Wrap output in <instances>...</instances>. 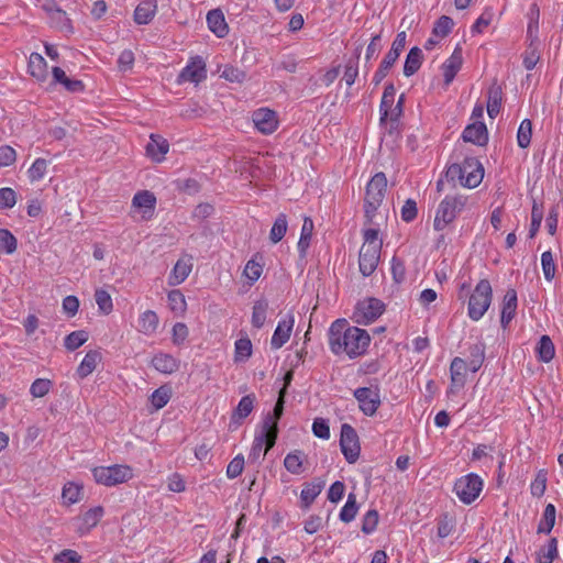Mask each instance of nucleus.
<instances>
[{
  "instance_id": "f257e3e1",
  "label": "nucleus",
  "mask_w": 563,
  "mask_h": 563,
  "mask_svg": "<svg viewBox=\"0 0 563 563\" xmlns=\"http://www.w3.org/2000/svg\"><path fill=\"white\" fill-rule=\"evenodd\" d=\"M371 342L369 334L357 327H347L345 320L334 321L329 329V346L335 355L350 358L363 355Z\"/></svg>"
},
{
  "instance_id": "f03ea898",
  "label": "nucleus",
  "mask_w": 563,
  "mask_h": 563,
  "mask_svg": "<svg viewBox=\"0 0 563 563\" xmlns=\"http://www.w3.org/2000/svg\"><path fill=\"white\" fill-rule=\"evenodd\" d=\"M383 241L377 229L367 228L363 231V244L360 249L358 266L364 276L372 275L380 260Z\"/></svg>"
},
{
  "instance_id": "7ed1b4c3",
  "label": "nucleus",
  "mask_w": 563,
  "mask_h": 563,
  "mask_svg": "<svg viewBox=\"0 0 563 563\" xmlns=\"http://www.w3.org/2000/svg\"><path fill=\"white\" fill-rule=\"evenodd\" d=\"M484 174V166L475 157H466L461 164H452L446 169V176L451 180L468 189L478 187Z\"/></svg>"
},
{
  "instance_id": "20e7f679",
  "label": "nucleus",
  "mask_w": 563,
  "mask_h": 563,
  "mask_svg": "<svg viewBox=\"0 0 563 563\" xmlns=\"http://www.w3.org/2000/svg\"><path fill=\"white\" fill-rule=\"evenodd\" d=\"M467 198L464 196H445L437 207L433 229L443 231L454 222L456 217L466 206Z\"/></svg>"
},
{
  "instance_id": "39448f33",
  "label": "nucleus",
  "mask_w": 563,
  "mask_h": 563,
  "mask_svg": "<svg viewBox=\"0 0 563 563\" xmlns=\"http://www.w3.org/2000/svg\"><path fill=\"white\" fill-rule=\"evenodd\" d=\"M481 367V362L472 361L471 364L461 357H455L450 366V385L446 389V396L450 400H455L463 390L468 372L475 373Z\"/></svg>"
},
{
  "instance_id": "423d86ee",
  "label": "nucleus",
  "mask_w": 563,
  "mask_h": 563,
  "mask_svg": "<svg viewBox=\"0 0 563 563\" xmlns=\"http://www.w3.org/2000/svg\"><path fill=\"white\" fill-rule=\"evenodd\" d=\"M95 481L103 486H114L133 477L132 468L123 463H109L91 468Z\"/></svg>"
},
{
  "instance_id": "0eeeda50",
  "label": "nucleus",
  "mask_w": 563,
  "mask_h": 563,
  "mask_svg": "<svg viewBox=\"0 0 563 563\" xmlns=\"http://www.w3.org/2000/svg\"><path fill=\"white\" fill-rule=\"evenodd\" d=\"M493 298V289L487 279H482L473 290L467 307V314L473 321L481 320L488 310Z\"/></svg>"
},
{
  "instance_id": "6e6552de",
  "label": "nucleus",
  "mask_w": 563,
  "mask_h": 563,
  "mask_svg": "<svg viewBox=\"0 0 563 563\" xmlns=\"http://www.w3.org/2000/svg\"><path fill=\"white\" fill-rule=\"evenodd\" d=\"M106 509L101 505H92L82 508L80 512L71 519V527L79 537L88 536L102 520Z\"/></svg>"
},
{
  "instance_id": "1a4fd4ad",
  "label": "nucleus",
  "mask_w": 563,
  "mask_h": 563,
  "mask_svg": "<svg viewBox=\"0 0 563 563\" xmlns=\"http://www.w3.org/2000/svg\"><path fill=\"white\" fill-rule=\"evenodd\" d=\"M387 190V178L384 173H376L366 185L365 212L372 217L382 205Z\"/></svg>"
},
{
  "instance_id": "9d476101",
  "label": "nucleus",
  "mask_w": 563,
  "mask_h": 563,
  "mask_svg": "<svg viewBox=\"0 0 563 563\" xmlns=\"http://www.w3.org/2000/svg\"><path fill=\"white\" fill-rule=\"evenodd\" d=\"M482 489L483 481L475 474H467L460 477L454 485L456 496L466 505L472 504L479 496Z\"/></svg>"
},
{
  "instance_id": "9b49d317",
  "label": "nucleus",
  "mask_w": 563,
  "mask_h": 563,
  "mask_svg": "<svg viewBox=\"0 0 563 563\" xmlns=\"http://www.w3.org/2000/svg\"><path fill=\"white\" fill-rule=\"evenodd\" d=\"M406 40L407 34L405 31H401L396 35V38L394 40L389 52L386 54V56L380 63V66L373 76V81L375 85H379L382 80L387 76L389 69L396 63L400 53L405 48Z\"/></svg>"
},
{
  "instance_id": "f8f14e48",
  "label": "nucleus",
  "mask_w": 563,
  "mask_h": 563,
  "mask_svg": "<svg viewBox=\"0 0 563 563\" xmlns=\"http://www.w3.org/2000/svg\"><path fill=\"white\" fill-rule=\"evenodd\" d=\"M156 197L150 190L137 191L131 202L132 213L140 220L147 221L154 217Z\"/></svg>"
},
{
  "instance_id": "ddd939ff",
  "label": "nucleus",
  "mask_w": 563,
  "mask_h": 563,
  "mask_svg": "<svg viewBox=\"0 0 563 563\" xmlns=\"http://www.w3.org/2000/svg\"><path fill=\"white\" fill-rule=\"evenodd\" d=\"M360 410L366 416H373L380 406V394L376 386L360 387L354 390Z\"/></svg>"
},
{
  "instance_id": "4468645a",
  "label": "nucleus",
  "mask_w": 563,
  "mask_h": 563,
  "mask_svg": "<svg viewBox=\"0 0 563 563\" xmlns=\"http://www.w3.org/2000/svg\"><path fill=\"white\" fill-rule=\"evenodd\" d=\"M384 311V303L376 298H366L357 302L354 319L357 323H371Z\"/></svg>"
},
{
  "instance_id": "2eb2a0df",
  "label": "nucleus",
  "mask_w": 563,
  "mask_h": 563,
  "mask_svg": "<svg viewBox=\"0 0 563 563\" xmlns=\"http://www.w3.org/2000/svg\"><path fill=\"white\" fill-rule=\"evenodd\" d=\"M207 78L206 63L200 56L189 59L186 67L180 71L177 81L198 85Z\"/></svg>"
},
{
  "instance_id": "dca6fc26",
  "label": "nucleus",
  "mask_w": 563,
  "mask_h": 563,
  "mask_svg": "<svg viewBox=\"0 0 563 563\" xmlns=\"http://www.w3.org/2000/svg\"><path fill=\"white\" fill-rule=\"evenodd\" d=\"M255 404L256 396L254 394L245 395L240 399L230 418V431H235L244 422V420L253 412Z\"/></svg>"
},
{
  "instance_id": "f3484780",
  "label": "nucleus",
  "mask_w": 563,
  "mask_h": 563,
  "mask_svg": "<svg viewBox=\"0 0 563 563\" xmlns=\"http://www.w3.org/2000/svg\"><path fill=\"white\" fill-rule=\"evenodd\" d=\"M396 97V89L393 85L385 87L382 102H380V120L382 122H396L400 114V102L394 104Z\"/></svg>"
},
{
  "instance_id": "a211bd4d",
  "label": "nucleus",
  "mask_w": 563,
  "mask_h": 563,
  "mask_svg": "<svg viewBox=\"0 0 563 563\" xmlns=\"http://www.w3.org/2000/svg\"><path fill=\"white\" fill-rule=\"evenodd\" d=\"M255 129L263 134H272L278 128V118L275 111L268 108H260L252 114Z\"/></svg>"
},
{
  "instance_id": "6ab92c4d",
  "label": "nucleus",
  "mask_w": 563,
  "mask_h": 563,
  "mask_svg": "<svg viewBox=\"0 0 563 563\" xmlns=\"http://www.w3.org/2000/svg\"><path fill=\"white\" fill-rule=\"evenodd\" d=\"M276 438L277 433L274 431V427L262 426L258 432L255 434L252 454L254 456H265L274 446Z\"/></svg>"
},
{
  "instance_id": "aec40b11",
  "label": "nucleus",
  "mask_w": 563,
  "mask_h": 563,
  "mask_svg": "<svg viewBox=\"0 0 563 563\" xmlns=\"http://www.w3.org/2000/svg\"><path fill=\"white\" fill-rule=\"evenodd\" d=\"M463 60V49L462 46L457 44L450 57L441 65V73L445 86H449L454 80L456 74L462 68Z\"/></svg>"
},
{
  "instance_id": "412c9836",
  "label": "nucleus",
  "mask_w": 563,
  "mask_h": 563,
  "mask_svg": "<svg viewBox=\"0 0 563 563\" xmlns=\"http://www.w3.org/2000/svg\"><path fill=\"white\" fill-rule=\"evenodd\" d=\"M151 365L163 375H172L179 371L180 361L170 353L158 351L153 354Z\"/></svg>"
},
{
  "instance_id": "4be33fe9",
  "label": "nucleus",
  "mask_w": 563,
  "mask_h": 563,
  "mask_svg": "<svg viewBox=\"0 0 563 563\" xmlns=\"http://www.w3.org/2000/svg\"><path fill=\"white\" fill-rule=\"evenodd\" d=\"M295 325V317L290 313L283 317L272 335L271 346L273 350H279L290 339Z\"/></svg>"
},
{
  "instance_id": "5701e85b",
  "label": "nucleus",
  "mask_w": 563,
  "mask_h": 563,
  "mask_svg": "<svg viewBox=\"0 0 563 563\" xmlns=\"http://www.w3.org/2000/svg\"><path fill=\"white\" fill-rule=\"evenodd\" d=\"M192 271V257L189 255H184L175 263L172 268L168 277L167 284L169 286H178L183 284Z\"/></svg>"
},
{
  "instance_id": "b1692460",
  "label": "nucleus",
  "mask_w": 563,
  "mask_h": 563,
  "mask_svg": "<svg viewBox=\"0 0 563 563\" xmlns=\"http://www.w3.org/2000/svg\"><path fill=\"white\" fill-rule=\"evenodd\" d=\"M340 444L345 457H356L360 453L358 437L354 428L344 423L341 427Z\"/></svg>"
},
{
  "instance_id": "393cba45",
  "label": "nucleus",
  "mask_w": 563,
  "mask_h": 563,
  "mask_svg": "<svg viewBox=\"0 0 563 563\" xmlns=\"http://www.w3.org/2000/svg\"><path fill=\"white\" fill-rule=\"evenodd\" d=\"M169 151V143L158 134H151L145 147L146 156L155 163H162Z\"/></svg>"
},
{
  "instance_id": "a878e982",
  "label": "nucleus",
  "mask_w": 563,
  "mask_h": 563,
  "mask_svg": "<svg viewBox=\"0 0 563 563\" xmlns=\"http://www.w3.org/2000/svg\"><path fill=\"white\" fill-rule=\"evenodd\" d=\"M159 327V317L152 310L146 309L139 313L136 320V331L145 336H153L156 334Z\"/></svg>"
},
{
  "instance_id": "bb28decb",
  "label": "nucleus",
  "mask_w": 563,
  "mask_h": 563,
  "mask_svg": "<svg viewBox=\"0 0 563 563\" xmlns=\"http://www.w3.org/2000/svg\"><path fill=\"white\" fill-rule=\"evenodd\" d=\"M102 358L100 350L95 349L88 351L76 368V376L79 379L87 378L101 365Z\"/></svg>"
},
{
  "instance_id": "cd10ccee",
  "label": "nucleus",
  "mask_w": 563,
  "mask_h": 563,
  "mask_svg": "<svg viewBox=\"0 0 563 563\" xmlns=\"http://www.w3.org/2000/svg\"><path fill=\"white\" fill-rule=\"evenodd\" d=\"M463 140L475 145H485L488 141V132L484 122L474 121L470 123L463 131Z\"/></svg>"
},
{
  "instance_id": "c85d7f7f",
  "label": "nucleus",
  "mask_w": 563,
  "mask_h": 563,
  "mask_svg": "<svg viewBox=\"0 0 563 563\" xmlns=\"http://www.w3.org/2000/svg\"><path fill=\"white\" fill-rule=\"evenodd\" d=\"M517 292L508 289L501 302L500 324L506 329L516 316L517 311Z\"/></svg>"
},
{
  "instance_id": "c756f323",
  "label": "nucleus",
  "mask_w": 563,
  "mask_h": 563,
  "mask_svg": "<svg viewBox=\"0 0 563 563\" xmlns=\"http://www.w3.org/2000/svg\"><path fill=\"white\" fill-rule=\"evenodd\" d=\"M208 29L219 38H223L229 33V25L224 14L220 9H214L207 14Z\"/></svg>"
},
{
  "instance_id": "7c9ffc66",
  "label": "nucleus",
  "mask_w": 563,
  "mask_h": 563,
  "mask_svg": "<svg viewBox=\"0 0 563 563\" xmlns=\"http://www.w3.org/2000/svg\"><path fill=\"white\" fill-rule=\"evenodd\" d=\"M253 355V344L250 338L244 334L234 342L233 362L235 364L246 363Z\"/></svg>"
},
{
  "instance_id": "2f4dec72",
  "label": "nucleus",
  "mask_w": 563,
  "mask_h": 563,
  "mask_svg": "<svg viewBox=\"0 0 563 563\" xmlns=\"http://www.w3.org/2000/svg\"><path fill=\"white\" fill-rule=\"evenodd\" d=\"M29 74L40 82H44L48 77L47 63L38 53H32L29 57Z\"/></svg>"
},
{
  "instance_id": "473e14b6",
  "label": "nucleus",
  "mask_w": 563,
  "mask_h": 563,
  "mask_svg": "<svg viewBox=\"0 0 563 563\" xmlns=\"http://www.w3.org/2000/svg\"><path fill=\"white\" fill-rule=\"evenodd\" d=\"M84 497V487L79 483L67 482L62 488V504L71 506L81 501Z\"/></svg>"
},
{
  "instance_id": "72a5a7b5",
  "label": "nucleus",
  "mask_w": 563,
  "mask_h": 563,
  "mask_svg": "<svg viewBox=\"0 0 563 563\" xmlns=\"http://www.w3.org/2000/svg\"><path fill=\"white\" fill-rule=\"evenodd\" d=\"M168 309L176 316L183 317L187 311V300L179 289H172L167 292Z\"/></svg>"
},
{
  "instance_id": "f704fd0d",
  "label": "nucleus",
  "mask_w": 563,
  "mask_h": 563,
  "mask_svg": "<svg viewBox=\"0 0 563 563\" xmlns=\"http://www.w3.org/2000/svg\"><path fill=\"white\" fill-rule=\"evenodd\" d=\"M52 75L54 84L62 85L70 92H78L84 89V85L80 80L67 77L66 73L59 67H53Z\"/></svg>"
},
{
  "instance_id": "c9c22d12",
  "label": "nucleus",
  "mask_w": 563,
  "mask_h": 563,
  "mask_svg": "<svg viewBox=\"0 0 563 563\" xmlns=\"http://www.w3.org/2000/svg\"><path fill=\"white\" fill-rule=\"evenodd\" d=\"M157 10L155 1L147 0L141 2L134 11V21L137 24H147L152 21Z\"/></svg>"
},
{
  "instance_id": "e433bc0d",
  "label": "nucleus",
  "mask_w": 563,
  "mask_h": 563,
  "mask_svg": "<svg viewBox=\"0 0 563 563\" xmlns=\"http://www.w3.org/2000/svg\"><path fill=\"white\" fill-rule=\"evenodd\" d=\"M173 395V389L169 385L165 384L155 389L148 400L154 410H159L164 408L170 400Z\"/></svg>"
},
{
  "instance_id": "4c0bfd02",
  "label": "nucleus",
  "mask_w": 563,
  "mask_h": 563,
  "mask_svg": "<svg viewBox=\"0 0 563 563\" xmlns=\"http://www.w3.org/2000/svg\"><path fill=\"white\" fill-rule=\"evenodd\" d=\"M324 486L321 481L308 483L300 493V501L303 508H308L314 499L320 495Z\"/></svg>"
},
{
  "instance_id": "58836bf2",
  "label": "nucleus",
  "mask_w": 563,
  "mask_h": 563,
  "mask_svg": "<svg viewBox=\"0 0 563 563\" xmlns=\"http://www.w3.org/2000/svg\"><path fill=\"white\" fill-rule=\"evenodd\" d=\"M422 63V52L418 47H412L405 60L404 65V74L407 77L412 76L421 66Z\"/></svg>"
},
{
  "instance_id": "ea45409f",
  "label": "nucleus",
  "mask_w": 563,
  "mask_h": 563,
  "mask_svg": "<svg viewBox=\"0 0 563 563\" xmlns=\"http://www.w3.org/2000/svg\"><path fill=\"white\" fill-rule=\"evenodd\" d=\"M95 300L99 313L108 316L113 311L114 305L111 295L103 288L95 290Z\"/></svg>"
},
{
  "instance_id": "a19ab883",
  "label": "nucleus",
  "mask_w": 563,
  "mask_h": 563,
  "mask_svg": "<svg viewBox=\"0 0 563 563\" xmlns=\"http://www.w3.org/2000/svg\"><path fill=\"white\" fill-rule=\"evenodd\" d=\"M537 353L540 361L549 363L555 355V349L552 340L548 335H542L537 346Z\"/></svg>"
},
{
  "instance_id": "79ce46f5",
  "label": "nucleus",
  "mask_w": 563,
  "mask_h": 563,
  "mask_svg": "<svg viewBox=\"0 0 563 563\" xmlns=\"http://www.w3.org/2000/svg\"><path fill=\"white\" fill-rule=\"evenodd\" d=\"M312 231H313L312 220L310 218H305L302 227H301L300 238L298 241V250L301 255L306 254V252L310 245Z\"/></svg>"
},
{
  "instance_id": "37998d69",
  "label": "nucleus",
  "mask_w": 563,
  "mask_h": 563,
  "mask_svg": "<svg viewBox=\"0 0 563 563\" xmlns=\"http://www.w3.org/2000/svg\"><path fill=\"white\" fill-rule=\"evenodd\" d=\"M495 16L494 10L487 7L483 10L482 14L477 18L471 27L473 34H482L490 25Z\"/></svg>"
},
{
  "instance_id": "c03bdc74",
  "label": "nucleus",
  "mask_w": 563,
  "mask_h": 563,
  "mask_svg": "<svg viewBox=\"0 0 563 563\" xmlns=\"http://www.w3.org/2000/svg\"><path fill=\"white\" fill-rule=\"evenodd\" d=\"M284 398H285V389H282L279 391L278 400L275 405L273 415H268L266 419L264 420L263 424L264 427H274V431L278 432V420L283 415L284 410Z\"/></svg>"
},
{
  "instance_id": "a18cd8bd",
  "label": "nucleus",
  "mask_w": 563,
  "mask_h": 563,
  "mask_svg": "<svg viewBox=\"0 0 563 563\" xmlns=\"http://www.w3.org/2000/svg\"><path fill=\"white\" fill-rule=\"evenodd\" d=\"M263 274V263L256 258H251L244 266L243 276L247 279L249 284L257 282Z\"/></svg>"
},
{
  "instance_id": "49530a36",
  "label": "nucleus",
  "mask_w": 563,
  "mask_h": 563,
  "mask_svg": "<svg viewBox=\"0 0 563 563\" xmlns=\"http://www.w3.org/2000/svg\"><path fill=\"white\" fill-rule=\"evenodd\" d=\"M558 556V542L551 539L537 552V563H552Z\"/></svg>"
},
{
  "instance_id": "de8ad7c7",
  "label": "nucleus",
  "mask_w": 563,
  "mask_h": 563,
  "mask_svg": "<svg viewBox=\"0 0 563 563\" xmlns=\"http://www.w3.org/2000/svg\"><path fill=\"white\" fill-rule=\"evenodd\" d=\"M555 507L548 504L538 526L539 533H550L555 525Z\"/></svg>"
},
{
  "instance_id": "09e8293b",
  "label": "nucleus",
  "mask_w": 563,
  "mask_h": 563,
  "mask_svg": "<svg viewBox=\"0 0 563 563\" xmlns=\"http://www.w3.org/2000/svg\"><path fill=\"white\" fill-rule=\"evenodd\" d=\"M89 339V334L85 330H77L69 333L65 340L64 345L68 351H75L84 345Z\"/></svg>"
},
{
  "instance_id": "8fccbe9b",
  "label": "nucleus",
  "mask_w": 563,
  "mask_h": 563,
  "mask_svg": "<svg viewBox=\"0 0 563 563\" xmlns=\"http://www.w3.org/2000/svg\"><path fill=\"white\" fill-rule=\"evenodd\" d=\"M268 302L266 300H258L253 306L252 324L260 329L264 325L267 318Z\"/></svg>"
},
{
  "instance_id": "3c124183",
  "label": "nucleus",
  "mask_w": 563,
  "mask_h": 563,
  "mask_svg": "<svg viewBox=\"0 0 563 563\" xmlns=\"http://www.w3.org/2000/svg\"><path fill=\"white\" fill-rule=\"evenodd\" d=\"M288 228L287 219L285 214H279L271 231H269V240L272 243H278L286 234Z\"/></svg>"
},
{
  "instance_id": "603ef678",
  "label": "nucleus",
  "mask_w": 563,
  "mask_h": 563,
  "mask_svg": "<svg viewBox=\"0 0 563 563\" xmlns=\"http://www.w3.org/2000/svg\"><path fill=\"white\" fill-rule=\"evenodd\" d=\"M532 136V123L530 120L525 119L521 121L517 132V143L521 148H527L530 145Z\"/></svg>"
},
{
  "instance_id": "864d4df0",
  "label": "nucleus",
  "mask_w": 563,
  "mask_h": 563,
  "mask_svg": "<svg viewBox=\"0 0 563 563\" xmlns=\"http://www.w3.org/2000/svg\"><path fill=\"white\" fill-rule=\"evenodd\" d=\"M357 511L356 496L349 494L347 500L340 511V519L344 522H350L356 517Z\"/></svg>"
},
{
  "instance_id": "5fc2aeb1",
  "label": "nucleus",
  "mask_w": 563,
  "mask_h": 563,
  "mask_svg": "<svg viewBox=\"0 0 563 563\" xmlns=\"http://www.w3.org/2000/svg\"><path fill=\"white\" fill-rule=\"evenodd\" d=\"M18 241L7 229H0V252L12 254L16 251Z\"/></svg>"
},
{
  "instance_id": "6e6d98bb",
  "label": "nucleus",
  "mask_w": 563,
  "mask_h": 563,
  "mask_svg": "<svg viewBox=\"0 0 563 563\" xmlns=\"http://www.w3.org/2000/svg\"><path fill=\"white\" fill-rule=\"evenodd\" d=\"M220 77L230 82H242L245 79V73L234 66L224 65L222 68H219Z\"/></svg>"
},
{
  "instance_id": "4d7b16f0",
  "label": "nucleus",
  "mask_w": 563,
  "mask_h": 563,
  "mask_svg": "<svg viewBox=\"0 0 563 563\" xmlns=\"http://www.w3.org/2000/svg\"><path fill=\"white\" fill-rule=\"evenodd\" d=\"M541 266L544 278L551 282L555 276L556 265L553 254L550 251H545L541 254Z\"/></svg>"
},
{
  "instance_id": "13d9d810",
  "label": "nucleus",
  "mask_w": 563,
  "mask_h": 563,
  "mask_svg": "<svg viewBox=\"0 0 563 563\" xmlns=\"http://www.w3.org/2000/svg\"><path fill=\"white\" fill-rule=\"evenodd\" d=\"M52 563H82V555L73 549H64L57 552Z\"/></svg>"
},
{
  "instance_id": "bf43d9fd",
  "label": "nucleus",
  "mask_w": 563,
  "mask_h": 563,
  "mask_svg": "<svg viewBox=\"0 0 563 563\" xmlns=\"http://www.w3.org/2000/svg\"><path fill=\"white\" fill-rule=\"evenodd\" d=\"M454 22L450 16L442 15L435 23L432 30L434 37L444 38L453 29Z\"/></svg>"
},
{
  "instance_id": "052dcab7",
  "label": "nucleus",
  "mask_w": 563,
  "mask_h": 563,
  "mask_svg": "<svg viewBox=\"0 0 563 563\" xmlns=\"http://www.w3.org/2000/svg\"><path fill=\"white\" fill-rule=\"evenodd\" d=\"M53 387V383L47 378H37L30 386V394L34 398H42L46 396Z\"/></svg>"
},
{
  "instance_id": "680f3d73",
  "label": "nucleus",
  "mask_w": 563,
  "mask_h": 563,
  "mask_svg": "<svg viewBox=\"0 0 563 563\" xmlns=\"http://www.w3.org/2000/svg\"><path fill=\"white\" fill-rule=\"evenodd\" d=\"M189 336V328L184 322H176L172 328V342L175 346L183 345Z\"/></svg>"
},
{
  "instance_id": "e2e57ef3",
  "label": "nucleus",
  "mask_w": 563,
  "mask_h": 563,
  "mask_svg": "<svg viewBox=\"0 0 563 563\" xmlns=\"http://www.w3.org/2000/svg\"><path fill=\"white\" fill-rule=\"evenodd\" d=\"M47 170V162L43 158H37L33 162L27 170L29 178L32 183L38 181L44 178Z\"/></svg>"
},
{
  "instance_id": "0e129e2a",
  "label": "nucleus",
  "mask_w": 563,
  "mask_h": 563,
  "mask_svg": "<svg viewBox=\"0 0 563 563\" xmlns=\"http://www.w3.org/2000/svg\"><path fill=\"white\" fill-rule=\"evenodd\" d=\"M501 107V92L498 88L492 89L487 100V113L493 119L495 118Z\"/></svg>"
},
{
  "instance_id": "69168bd1",
  "label": "nucleus",
  "mask_w": 563,
  "mask_h": 563,
  "mask_svg": "<svg viewBox=\"0 0 563 563\" xmlns=\"http://www.w3.org/2000/svg\"><path fill=\"white\" fill-rule=\"evenodd\" d=\"M18 200L16 192L10 187L0 188V209H11Z\"/></svg>"
},
{
  "instance_id": "338daca9",
  "label": "nucleus",
  "mask_w": 563,
  "mask_h": 563,
  "mask_svg": "<svg viewBox=\"0 0 563 563\" xmlns=\"http://www.w3.org/2000/svg\"><path fill=\"white\" fill-rule=\"evenodd\" d=\"M312 433L319 439L329 440L330 427L328 420L323 418H316L312 422Z\"/></svg>"
},
{
  "instance_id": "774afa93",
  "label": "nucleus",
  "mask_w": 563,
  "mask_h": 563,
  "mask_svg": "<svg viewBox=\"0 0 563 563\" xmlns=\"http://www.w3.org/2000/svg\"><path fill=\"white\" fill-rule=\"evenodd\" d=\"M378 512L376 510H368L362 520V531L366 534H369L375 531L378 525Z\"/></svg>"
}]
</instances>
